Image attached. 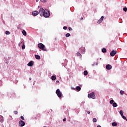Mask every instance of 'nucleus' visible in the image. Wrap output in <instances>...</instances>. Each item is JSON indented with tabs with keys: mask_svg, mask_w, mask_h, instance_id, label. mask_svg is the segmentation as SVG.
<instances>
[{
	"mask_svg": "<svg viewBox=\"0 0 127 127\" xmlns=\"http://www.w3.org/2000/svg\"><path fill=\"white\" fill-rule=\"evenodd\" d=\"M21 119H22V120H23V121H24L25 120L24 117L23 116H21Z\"/></svg>",
	"mask_w": 127,
	"mask_h": 127,
	"instance_id": "obj_36",
	"label": "nucleus"
},
{
	"mask_svg": "<svg viewBox=\"0 0 127 127\" xmlns=\"http://www.w3.org/2000/svg\"><path fill=\"white\" fill-rule=\"evenodd\" d=\"M38 7V8H40V6H39Z\"/></svg>",
	"mask_w": 127,
	"mask_h": 127,
	"instance_id": "obj_43",
	"label": "nucleus"
},
{
	"mask_svg": "<svg viewBox=\"0 0 127 127\" xmlns=\"http://www.w3.org/2000/svg\"><path fill=\"white\" fill-rule=\"evenodd\" d=\"M22 34L24 35V36H26V31H25V30H23L22 31Z\"/></svg>",
	"mask_w": 127,
	"mask_h": 127,
	"instance_id": "obj_17",
	"label": "nucleus"
},
{
	"mask_svg": "<svg viewBox=\"0 0 127 127\" xmlns=\"http://www.w3.org/2000/svg\"><path fill=\"white\" fill-rule=\"evenodd\" d=\"M88 97L90 99H93V100L96 99V96L95 95V93L94 92H92L91 93L89 94L88 95Z\"/></svg>",
	"mask_w": 127,
	"mask_h": 127,
	"instance_id": "obj_3",
	"label": "nucleus"
},
{
	"mask_svg": "<svg viewBox=\"0 0 127 127\" xmlns=\"http://www.w3.org/2000/svg\"><path fill=\"white\" fill-rule=\"evenodd\" d=\"M68 29H69V31H71L72 30H73V29H72L71 27H69Z\"/></svg>",
	"mask_w": 127,
	"mask_h": 127,
	"instance_id": "obj_34",
	"label": "nucleus"
},
{
	"mask_svg": "<svg viewBox=\"0 0 127 127\" xmlns=\"http://www.w3.org/2000/svg\"><path fill=\"white\" fill-rule=\"evenodd\" d=\"M19 46H20V44H19Z\"/></svg>",
	"mask_w": 127,
	"mask_h": 127,
	"instance_id": "obj_46",
	"label": "nucleus"
},
{
	"mask_svg": "<svg viewBox=\"0 0 127 127\" xmlns=\"http://www.w3.org/2000/svg\"><path fill=\"white\" fill-rule=\"evenodd\" d=\"M35 57L36 59H38V60L40 59V56H39L38 55H36L35 56Z\"/></svg>",
	"mask_w": 127,
	"mask_h": 127,
	"instance_id": "obj_14",
	"label": "nucleus"
},
{
	"mask_svg": "<svg viewBox=\"0 0 127 127\" xmlns=\"http://www.w3.org/2000/svg\"><path fill=\"white\" fill-rule=\"evenodd\" d=\"M56 93L59 98H61V97H62V93L60 92V90L57 89L56 91Z\"/></svg>",
	"mask_w": 127,
	"mask_h": 127,
	"instance_id": "obj_4",
	"label": "nucleus"
},
{
	"mask_svg": "<svg viewBox=\"0 0 127 127\" xmlns=\"http://www.w3.org/2000/svg\"><path fill=\"white\" fill-rule=\"evenodd\" d=\"M19 126H20V127H24V126H25V122L22 120H20L19 122Z\"/></svg>",
	"mask_w": 127,
	"mask_h": 127,
	"instance_id": "obj_5",
	"label": "nucleus"
},
{
	"mask_svg": "<svg viewBox=\"0 0 127 127\" xmlns=\"http://www.w3.org/2000/svg\"><path fill=\"white\" fill-rule=\"evenodd\" d=\"M25 49V45L23 44L22 46V49Z\"/></svg>",
	"mask_w": 127,
	"mask_h": 127,
	"instance_id": "obj_26",
	"label": "nucleus"
},
{
	"mask_svg": "<svg viewBox=\"0 0 127 127\" xmlns=\"http://www.w3.org/2000/svg\"><path fill=\"white\" fill-rule=\"evenodd\" d=\"M112 125L113 126V127H117V122H113L112 123Z\"/></svg>",
	"mask_w": 127,
	"mask_h": 127,
	"instance_id": "obj_15",
	"label": "nucleus"
},
{
	"mask_svg": "<svg viewBox=\"0 0 127 127\" xmlns=\"http://www.w3.org/2000/svg\"><path fill=\"white\" fill-rule=\"evenodd\" d=\"M47 0H40V1H41V2H46V1Z\"/></svg>",
	"mask_w": 127,
	"mask_h": 127,
	"instance_id": "obj_30",
	"label": "nucleus"
},
{
	"mask_svg": "<svg viewBox=\"0 0 127 127\" xmlns=\"http://www.w3.org/2000/svg\"><path fill=\"white\" fill-rule=\"evenodd\" d=\"M83 19H84V18L83 17L81 18V20H83Z\"/></svg>",
	"mask_w": 127,
	"mask_h": 127,
	"instance_id": "obj_40",
	"label": "nucleus"
},
{
	"mask_svg": "<svg viewBox=\"0 0 127 127\" xmlns=\"http://www.w3.org/2000/svg\"><path fill=\"white\" fill-rule=\"evenodd\" d=\"M63 121H64V122H66V118H64L63 119Z\"/></svg>",
	"mask_w": 127,
	"mask_h": 127,
	"instance_id": "obj_37",
	"label": "nucleus"
},
{
	"mask_svg": "<svg viewBox=\"0 0 127 127\" xmlns=\"http://www.w3.org/2000/svg\"><path fill=\"white\" fill-rule=\"evenodd\" d=\"M5 34H6L7 35H9V34H10V32H9V31H6Z\"/></svg>",
	"mask_w": 127,
	"mask_h": 127,
	"instance_id": "obj_21",
	"label": "nucleus"
},
{
	"mask_svg": "<svg viewBox=\"0 0 127 127\" xmlns=\"http://www.w3.org/2000/svg\"><path fill=\"white\" fill-rule=\"evenodd\" d=\"M67 29H68V27H67V26L64 27V30H67Z\"/></svg>",
	"mask_w": 127,
	"mask_h": 127,
	"instance_id": "obj_28",
	"label": "nucleus"
},
{
	"mask_svg": "<svg viewBox=\"0 0 127 127\" xmlns=\"http://www.w3.org/2000/svg\"><path fill=\"white\" fill-rule=\"evenodd\" d=\"M112 106L113 107H114L115 108H116L118 105H117V103L116 102H114L113 103Z\"/></svg>",
	"mask_w": 127,
	"mask_h": 127,
	"instance_id": "obj_19",
	"label": "nucleus"
},
{
	"mask_svg": "<svg viewBox=\"0 0 127 127\" xmlns=\"http://www.w3.org/2000/svg\"><path fill=\"white\" fill-rule=\"evenodd\" d=\"M38 47L43 51H47V50L45 48V46L41 43L38 44Z\"/></svg>",
	"mask_w": 127,
	"mask_h": 127,
	"instance_id": "obj_2",
	"label": "nucleus"
},
{
	"mask_svg": "<svg viewBox=\"0 0 127 127\" xmlns=\"http://www.w3.org/2000/svg\"><path fill=\"white\" fill-rule=\"evenodd\" d=\"M119 113L120 114V115H122L124 114V112L123 111V110H120Z\"/></svg>",
	"mask_w": 127,
	"mask_h": 127,
	"instance_id": "obj_27",
	"label": "nucleus"
},
{
	"mask_svg": "<svg viewBox=\"0 0 127 127\" xmlns=\"http://www.w3.org/2000/svg\"><path fill=\"white\" fill-rule=\"evenodd\" d=\"M51 79L53 80V81H55V80H56V77L54 75H53L51 77Z\"/></svg>",
	"mask_w": 127,
	"mask_h": 127,
	"instance_id": "obj_13",
	"label": "nucleus"
},
{
	"mask_svg": "<svg viewBox=\"0 0 127 127\" xmlns=\"http://www.w3.org/2000/svg\"><path fill=\"white\" fill-rule=\"evenodd\" d=\"M83 74L84 76H87L88 75V71L87 70H85L84 71Z\"/></svg>",
	"mask_w": 127,
	"mask_h": 127,
	"instance_id": "obj_18",
	"label": "nucleus"
},
{
	"mask_svg": "<svg viewBox=\"0 0 127 127\" xmlns=\"http://www.w3.org/2000/svg\"><path fill=\"white\" fill-rule=\"evenodd\" d=\"M79 51L81 53H85V47H82L79 49Z\"/></svg>",
	"mask_w": 127,
	"mask_h": 127,
	"instance_id": "obj_9",
	"label": "nucleus"
},
{
	"mask_svg": "<svg viewBox=\"0 0 127 127\" xmlns=\"http://www.w3.org/2000/svg\"><path fill=\"white\" fill-rule=\"evenodd\" d=\"M103 20H104V16H101L100 19L98 21L97 23L98 24H100V23H102Z\"/></svg>",
	"mask_w": 127,
	"mask_h": 127,
	"instance_id": "obj_8",
	"label": "nucleus"
},
{
	"mask_svg": "<svg viewBox=\"0 0 127 127\" xmlns=\"http://www.w3.org/2000/svg\"><path fill=\"white\" fill-rule=\"evenodd\" d=\"M124 93H125V92L123 90L120 91V95H124Z\"/></svg>",
	"mask_w": 127,
	"mask_h": 127,
	"instance_id": "obj_23",
	"label": "nucleus"
},
{
	"mask_svg": "<svg viewBox=\"0 0 127 127\" xmlns=\"http://www.w3.org/2000/svg\"><path fill=\"white\" fill-rule=\"evenodd\" d=\"M97 127H101V126L98 125V126H97Z\"/></svg>",
	"mask_w": 127,
	"mask_h": 127,
	"instance_id": "obj_42",
	"label": "nucleus"
},
{
	"mask_svg": "<svg viewBox=\"0 0 127 127\" xmlns=\"http://www.w3.org/2000/svg\"><path fill=\"white\" fill-rule=\"evenodd\" d=\"M76 55L77 56H80L81 57H82V55H81V53H80V52H77V53H76Z\"/></svg>",
	"mask_w": 127,
	"mask_h": 127,
	"instance_id": "obj_20",
	"label": "nucleus"
},
{
	"mask_svg": "<svg viewBox=\"0 0 127 127\" xmlns=\"http://www.w3.org/2000/svg\"><path fill=\"white\" fill-rule=\"evenodd\" d=\"M95 65H98V62L96 63Z\"/></svg>",
	"mask_w": 127,
	"mask_h": 127,
	"instance_id": "obj_41",
	"label": "nucleus"
},
{
	"mask_svg": "<svg viewBox=\"0 0 127 127\" xmlns=\"http://www.w3.org/2000/svg\"><path fill=\"white\" fill-rule=\"evenodd\" d=\"M27 65L28 67H32L33 66V61H31Z\"/></svg>",
	"mask_w": 127,
	"mask_h": 127,
	"instance_id": "obj_10",
	"label": "nucleus"
},
{
	"mask_svg": "<svg viewBox=\"0 0 127 127\" xmlns=\"http://www.w3.org/2000/svg\"><path fill=\"white\" fill-rule=\"evenodd\" d=\"M116 54H117V51L112 50V51L110 52V55H111V56H115V55H116Z\"/></svg>",
	"mask_w": 127,
	"mask_h": 127,
	"instance_id": "obj_6",
	"label": "nucleus"
},
{
	"mask_svg": "<svg viewBox=\"0 0 127 127\" xmlns=\"http://www.w3.org/2000/svg\"><path fill=\"white\" fill-rule=\"evenodd\" d=\"M32 13L33 16H36V15H38V14H39V12L37 11H34L32 12Z\"/></svg>",
	"mask_w": 127,
	"mask_h": 127,
	"instance_id": "obj_7",
	"label": "nucleus"
},
{
	"mask_svg": "<svg viewBox=\"0 0 127 127\" xmlns=\"http://www.w3.org/2000/svg\"><path fill=\"white\" fill-rule=\"evenodd\" d=\"M85 112H87L88 115H90V114H91V112L90 111H88V110H85Z\"/></svg>",
	"mask_w": 127,
	"mask_h": 127,
	"instance_id": "obj_35",
	"label": "nucleus"
},
{
	"mask_svg": "<svg viewBox=\"0 0 127 127\" xmlns=\"http://www.w3.org/2000/svg\"><path fill=\"white\" fill-rule=\"evenodd\" d=\"M30 80H31V78H30V79H29Z\"/></svg>",
	"mask_w": 127,
	"mask_h": 127,
	"instance_id": "obj_45",
	"label": "nucleus"
},
{
	"mask_svg": "<svg viewBox=\"0 0 127 127\" xmlns=\"http://www.w3.org/2000/svg\"><path fill=\"white\" fill-rule=\"evenodd\" d=\"M4 119H3V117L1 115H0V121L1 123H3Z\"/></svg>",
	"mask_w": 127,
	"mask_h": 127,
	"instance_id": "obj_12",
	"label": "nucleus"
},
{
	"mask_svg": "<svg viewBox=\"0 0 127 127\" xmlns=\"http://www.w3.org/2000/svg\"><path fill=\"white\" fill-rule=\"evenodd\" d=\"M106 70H111L112 69V65L108 64L106 66Z\"/></svg>",
	"mask_w": 127,
	"mask_h": 127,
	"instance_id": "obj_11",
	"label": "nucleus"
},
{
	"mask_svg": "<svg viewBox=\"0 0 127 127\" xmlns=\"http://www.w3.org/2000/svg\"><path fill=\"white\" fill-rule=\"evenodd\" d=\"M14 114H15V115H17V114H18V112H17V111H14Z\"/></svg>",
	"mask_w": 127,
	"mask_h": 127,
	"instance_id": "obj_32",
	"label": "nucleus"
},
{
	"mask_svg": "<svg viewBox=\"0 0 127 127\" xmlns=\"http://www.w3.org/2000/svg\"><path fill=\"white\" fill-rule=\"evenodd\" d=\"M122 118H123L124 120H126V121L127 122V119L125 117V116H123Z\"/></svg>",
	"mask_w": 127,
	"mask_h": 127,
	"instance_id": "obj_29",
	"label": "nucleus"
},
{
	"mask_svg": "<svg viewBox=\"0 0 127 127\" xmlns=\"http://www.w3.org/2000/svg\"><path fill=\"white\" fill-rule=\"evenodd\" d=\"M123 10H124V11H127V7H124V8H123Z\"/></svg>",
	"mask_w": 127,
	"mask_h": 127,
	"instance_id": "obj_33",
	"label": "nucleus"
},
{
	"mask_svg": "<svg viewBox=\"0 0 127 127\" xmlns=\"http://www.w3.org/2000/svg\"><path fill=\"white\" fill-rule=\"evenodd\" d=\"M59 83V81L57 80V81H56V84H58Z\"/></svg>",
	"mask_w": 127,
	"mask_h": 127,
	"instance_id": "obj_38",
	"label": "nucleus"
},
{
	"mask_svg": "<svg viewBox=\"0 0 127 127\" xmlns=\"http://www.w3.org/2000/svg\"><path fill=\"white\" fill-rule=\"evenodd\" d=\"M39 14L41 16H44L46 18H47L50 16V12L49 11H47L43 9V8H41L39 10Z\"/></svg>",
	"mask_w": 127,
	"mask_h": 127,
	"instance_id": "obj_1",
	"label": "nucleus"
},
{
	"mask_svg": "<svg viewBox=\"0 0 127 127\" xmlns=\"http://www.w3.org/2000/svg\"><path fill=\"white\" fill-rule=\"evenodd\" d=\"M102 51L103 53H106V52H107V49L106 48H103Z\"/></svg>",
	"mask_w": 127,
	"mask_h": 127,
	"instance_id": "obj_16",
	"label": "nucleus"
},
{
	"mask_svg": "<svg viewBox=\"0 0 127 127\" xmlns=\"http://www.w3.org/2000/svg\"><path fill=\"white\" fill-rule=\"evenodd\" d=\"M93 122L96 123V122H97V119L96 118H93Z\"/></svg>",
	"mask_w": 127,
	"mask_h": 127,
	"instance_id": "obj_24",
	"label": "nucleus"
},
{
	"mask_svg": "<svg viewBox=\"0 0 127 127\" xmlns=\"http://www.w3.org/2000/svg\"><path fill=\"white\" fill-rule=\"evenodd\" d=\"M76 90H77V91H81V87H80V86H77V87H76Z\"/></svg>",
	"mask_w": 127,
	"mask_h": 127,
	"instance_id": "obj_22",
	"label": "nucleus"
},
{
	"mask_svg": "<svg viewBox=\"0 0 127 127\" xmlns=\"http://www.w3.org/2000/svg\"><path fill=\"white\" fill-rule=\"evenodd\" d=\"M65 36H66V37H70V33H67V34L65 35Z\"/></svg>",
	"mask_w": 127,
	"mask_h": 127,
	"instance_id": "obj_25",
	"label": "nucleus"
},
{
	"mask_svg": "<svg viewBox=\"0 0 127 127\" xmlns=\"http://www.w3.org/2000/svg\"><path fill=\"white\" fill-rule=\"evenodd\" d=\"M35 120H37V119L36 118V117H35Z\"/></svg>",
	"mask_w": 127,
	"mask_h": 127,
	"instance_id": "obj_44",
	"label": "nucleus"
},
{
	"mask_svg": "<svg viewBox=\"0 0 127 127\" xmlns=\"http://www.w3.org/2000/svg\"><path fill=\"white\" fill-rule=\"evenodd\" d=\"M120 115H121L122 117H124V115H123V114H120Z\"/></svg>",
	"mask_w": 127,
	"mask_h": 127,
	"instance_id": "obj_39",
	"label": "nucleus"
},
{
	"mask_svg": "<svg viewBox=\"0 0 127 127\" xmlns=\"http://www.w3.org/2000/svg\"><path fill=\"white\" fill-rule=\"evenodd\" d=\"M114 103V100H111L110 101V104H113Z\"/></svg>",
	"mask_w": 127,
	"mask_h": 127,
	"instance_id": "obj_31",
	"label": "nucleus"
}]
</instances>
